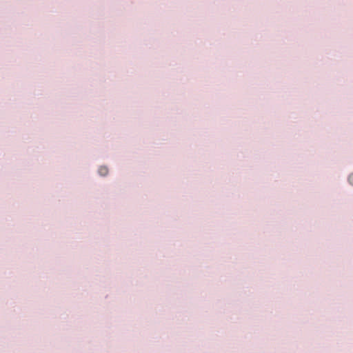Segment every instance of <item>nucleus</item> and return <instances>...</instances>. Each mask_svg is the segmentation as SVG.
I'll return each instance as SVG.
<instances>
[{"instance_id":"2","label":"nucleus","mask_w":353,"mask_h":353,"mask_svg":"<svg viewBox=\"0 0 353 353\" xmlns=\"http://www.w3.org/2000/svg\"><path fill=\"white\" fill-rule=\"evenodd\" d=\"M348 180H349L350 183L353 185V174H352L349 176Z\"/></svg>"},{"instance_id":"1","label":"nucleus","mask_w":353,"mask_h":353,"mask_svg":"<svg viewBox=\"0 0 353 353\" xmlns=\"http://www.w3.org/2000/svg\"><path fill=\"white\" fill-rule=\"evenodd\" d=\"M99 173L101 176H105L108 173V169L106 166H101L99 168Z\"/></svg>"}]
</instances>
